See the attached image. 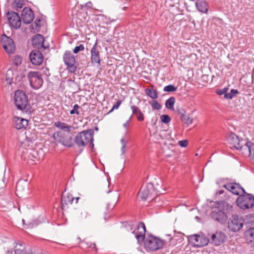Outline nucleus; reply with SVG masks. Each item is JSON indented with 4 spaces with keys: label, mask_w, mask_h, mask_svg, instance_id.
<instances>
[{
    "label": "nucleus",
    "mask_w": 254,
    "mask_h": 254,
    "mask_svg": "<svg viewBox=\"0 0 254 254\" xmlns=\"http://www.w3.org/2000/svg\"><path fill=\"white\" fill-rule=\"evenodd\" d=\"M145 232L144 223L142 222L139 223L135 238L139 243L144 242V247L147 251H156L163 248L166 243L165 241L152 235L145 237Z\"/></svg>",
    "instance_id": "1"
},
{
    "label": "nucleus",
    "mask_w": 254,
    "mask_h": 254,
    "mask_svg": "<svg viewBox=\"0 0 254 254\" xmlns=\"http://www.w3.org/2000/svg\"><path fill=\"white\" fill-rule=\"evenodd\" d=\"M94 131L92 129L83 130L77 134L74 139V142L78 147H84L88 143L89 146L93 149Z\"/></svg>",
    "instance_id": "2"
},
{
    "label": "nucleus",
    "mask_w": 254,
    "mask_h": 254,
    "mask_svg": "<svg viewBox=\"0 0 254 254\" xmlns=\"http://www.w3.org/2000/svg\"><path fill=\"white\" fill-rule=\"evenodd\" d=\"M237 204L243 209L252 208L254 205V196L252 194L242 193L237 199Z\"/></svg>",
    "instance_id": "3"
},
{
    "label": "nucleus",
    "mask_w": 254,
    "mask_h": 254,
    "mask_svg": "<svg viewBox=\"0 0 254 254\" xmlns=\"http://www.w3.org/2000/svg\"><path fill=\"white\" fill-rule=\"evenodd\" d=\"M14 102L17 109L23 110L28 105V100L26 94L22 90H18L15 92Z\"/></svg>",
    "instance_id": "4"
},
{
    "label": "nucleus",
    "mask_w": 254,
    "mask_h": 254,
    "mask_svg": "<svg viewBox=\"0 0 254 254\" xmlns=\"http://www.w3.org/2000/svg\"><path fill=\"white\" fill-rule=\"evenodd\" d=\"M53 138L56 142L61 143L65 147H71L73 145L72 137L66 135L61 131L55 132Z\"/></svg>",
    "instance_id": "5"
},
{
    "label": "nucleus",
    "mask_w": 254,
    "mask_h": 254,
    "mask_svg": "<svg viewBox=\"0 0 254 254\" xmlns=\"http://www.w3.org/2000/svg\"><path fill=\"white\" fill-rule=\"evenodd\" d=\"M27 76L32 88L38 89L42 85L43 80L40 72L30 71Z\"/></svg>",
    "instance_id": "6"
},
{
    "label": "nucleus",
    "mask_w": 254,
    "mask_h": 254,
    "mask_svg": "<svg viewBox=\"0 0 254 254\" xmlns=\"http://www.w3.org/2000/svg\"><path fill=\"white\" fill-rule=\"evenodd\" d=\"M243 219L237 215H232L228 221V227L231 231H239L243 226Z\"/></svg>",
    "instance_id": "7"
},
{
    "label": "nucleus",
    "mask_w": 254,
    "mask_h": 254,
    "mask_svg": "<svg viewBox=\"0 0 254 254\" xmlns=\"http://www.w3.org/2000/svg\"><path fill=\"white\" fill-rule=\"evenodd\" d=\"M154 190L152 184H148L142 187L140 189L138 195L142 200H151L154 196Z\"/></svg>",
    "instance_id": "8"
},
{
    "label": "nucleus",
    "mask_w": 254,
    "mask_h": 254,
    "mask_svg": "<svg viewBox=\"0 0 254 254\" xmlns=\"http://www.w3.org/2000/svg\"><path fill=\"white\" fill-rule=\"evenodd\" d=\"M63 60L67 65V69L71 73H74L76 70L74 56L70 51H66L63 56Z\"/></svg>",
    "instance_id": "9"
},
{
    "label": "nucleus",
    "mask_w": 254,
    "mask_h": 254,
    "mask_svg": "<svg viewBox=\"0 0 254 254\" xmlns=\"http://www.w3.org/2000/svg\"><path fill=\"white\" fill-rule=\"evenodd\" d=\"M190 241L193 247L200 248L206 246L210 242V240L204 235H194L190 236Z\"/></svg>",
    "instance_id": "10"
},
{
    "label": "nucleus",
    "mask_w": 254,
    "mask_h": 254,
    "mask_svg": "<svg viewBox=\"0 0 254 254\" xmlns=\"http://www.w3.org/2000/svg\"><path fill=\"white\" fill-rule=\"evenodd\" d=\"M210 216L213 220L221 224H225L228 220L227 214L219 207L211 211Z\"/></svg>",
    "instance_id": "11"
},
{
    "label": "nucleus",
    "mask_w": 254,
    "mask_h": 254,
    "mask_svg": "<svg viewBox=\"0 0 254 254\" xmlns=\"http://www.w3.org/2000/svg\"><path fill=\"white\" fill-rule=\"evenodd\" d=\"M1 42L3 49L7 53H14L15 50V45L11 38L5 34H3L1 37Z\"/></svg>",
    "instance_id": "12"
},
{
    "label": "nucleus",
    "mask_w": 254,
    "mask_h": 254,
    "mask_svg": "<svg viewBox=\"0 0 254 254\" xmlns=\"http://www.w3.org/2000/svg\"><path fill=\"white\" fill-rule=\"evenodd\" d=\"M229 142L231 148H234L237 150H242L246 143L243 139L240 140L238 136L234 133H231L229 135Z\"/></svg>",
    "instance_id": "13"
},
{
    "label": "nucleus",
    "mask_w": 254,
    "mask_h": 254,
    "mask_svg": "<svg viewBox=\"0 0 254 254\" xmlns=\"http://www.w3.org/2000/svg\"><path fill=\"white\" fill-rule=\"evenodd\" d=\"M223 188L231 191L234 194L240 195L242 193H246L244 189L240 186L239 183H228L223 185Z\"/></svg>",
    "instance_id": "14"
},
{
    "label": "nucleus",
    "mask_w": 254,
    "mask_h": 254,
    "mask_svg": "<svg viewBox=\"0 0 254 254\" xmlns=\"http://www.w3.org/2000/svg\"><path fill=\"white\" fill-rule=\"evenodd\" d=\"M7 20L11 26L18 28L21 26V20L18 14L13 11H9L6 14Z\"/></svg>",
    "instance_id": "15"
},
{
    "label": "nucleus",
    "mask_w": 254,
    "mask_h": 254,
    "mask_svg": "<svg viewBox=\"0 0 254 254\" xmlns=\"http://www.w3.org/2000/svg\"><path fill=\"white\" fill-rule=\"evenodd\" d=\"M227 237L225 234L221 231L216 232L215 233L213 234L210 240V242L212 244L215 246H220L224 243Z\"/></svg>",
    "instance_id": "16"
},
{
    "label": "nucleus",
    "mask_w": 254,
    "mask_h": 254,
    "mask_svg": "<svg viewBox=\"0 0 254 254\" xmlns=\"http://www.w3.org/2000/svg\"><path fill=\"white\" fill-rule=\"evenodd\" d=\"M29 58L32 64L36 65H40L44 60L42 54L37 50L32 51L30 54Z\"/></svg>",
    "instance_id": "17"
},
{
    "label": "nucleus",
    "mask_w": 254,
    "mask_h": 254,
    "mask_svg": "<svg viewBox=\"0 0 254 254\" xmlns=\"http://www.w3.org/2000/svg\"><path fill=\"white\" fill-rule=\"evenodd\" d=\"M34 18V13L30 8L26 7L22 10L21 18L24 23L30 24L33 20Z\"/></svg>",
    "instance_id": "18"
},
{
    "label": "nucleus",
    "mask_w": 254,
    "mask_h": 254,
    "mask_svg": "<svg viewBox=\"0 0 254 254\" xmlns=\"http://www.w3.org/2000/svg\"><path fill=\"white\" fill-rule=\"evenodd\" d=\"M91 60L93 64H97L98 65L101 64L100 53L97 49V42H96L91 50Z\"/></svg>",
    "instance_id": "19"
},
{
    "label": "nucleus",
    "mask_w": 254,
    "mask_h": 254,
    "mask_svg": "<svg viewBox=\"0 0 254 254\" xmlns=\"http://www.w3.org/2000/svg\"><path fill=\"white\" fill-rule=\"evenodd\" d=\"M74 197L69 193L63 194L61 198L62 207L63 210L67 209L68 205L72 203Z\"/></svg>",
    "instance_id": "20"
},
{
    "label": "nucleus",
    "mask_w": 254,
    "mask_h": 254,
    "mask_svg": "<svg viewBox=\"0 0 254 254\" xmlns=\"http://www.w3.org/2000/svg\"><path fill=\"white\" fill-rule=\"evenodd\" d=\"M242 153L245 155H248L249 157L254 155V144L250 141L244 143V146L242 150Z\"/></svg>",
    "instance_id": "21"
},
{
    "label": "nucleus",
    "mask_w": 254,
    "mask_h": 254,
    "mask_svg": "<svg viewBox=\"0 0 254 254\" xmlns=\"http://www.w3.org/2000/svg\"><path fill=\"white\" fill-rule=\"evenodd\" d=\"M14 123V127L19 130L25 128L28 125V120L19 117H15Z\"/></svg>",
    "instance_id": "22"
},
{
    "label": "nucleus",
    "mask_w": 254,
    "mask_h": 254,
    "mask_svg": "<svg viewBox=\"0 0 254 254\" xmlns=\"http://www.w3.org/2000/svg\"><path fill=\"white\" fill-rule=\"evenodd\" d=\"M195 5L198 10L202 13H207L208 10V4L204 0H196Z\"/></svg>",
    "instance_id": "23"
},
{
    "label": "nucleus",
    "mask_w": 254,
    "mask_h": 254,
    "mask_svg": "<svg viewBox=\"0 0 254 254\" xmlns=\"http://www.w3.org/2000/svg\"><path fill=\"white\" fill-rule=\"evenodd\" d=\"M15 254H27L28 252L26 250V245L23 243H19L16 244L15 246Z\"/></svg>",
    "instance_id": "24"
},
{
    "label": "nucleus",
    "mask_w": 254,
    "mask_h": 254,
    "mask_svg": "<svg viewBox=\"0 0 254 254\" xmlns=\"http://www.w3.org/2000/svg\"><path fill=\"white\" fill-rule=\"evenodd\" d=\"M185 111L183 109H179L178 110V113L181 115V121L186 124L190 125L192 123L193 119L192 118L190 117L189 116L186 115Z\"/></svg>",
    "instance_id": "25"
},
{
    "label": "nucleus",
    "mask_w": 254,
    "mask_h": 254,
    "mask_svg": "<svg viewBox=\"0 0 254 254\" xmlns=\"http://www.w3.org/2000/svg\"><path fill=\"white\" fill-rule=\"evenodd\" d=\"M131 109L132 112V114L136 116L138 121H143L144 120V115L141 112L140 109L135 105H131Z\"/></svg>",
    "instance_id": "26"
},
{
    "label": "nucleus",
    "mask_w": 254,
    "mask_h": 254,
    "mask_svg": "<svg viewBox=\"0 0 254 254\" xmlns=\"http://www.w3.org/2000/svg\"><path fill=\"white\" fill-rule=\"evenodd\" d=\"M171 131L168 129L161 130L155 133L157 139L169 138L170 137Z\"/></svg>",
    "instance_id": "27"
},
{
    "label": "nucleus",
    "mask_w": 254,
    "mask_h": 254,
    "mask_svg": "<svg viewBox=\"0 0 254 254\" xmlns=\"http://www.w3.org/2000/svg\"><path fill=\"white\" fill-rule=\"evenodd\" d=\"M55 126L64 131L69 132L71 130V126L64 123L57 122L55 123Z\"/></svg>",
    "instance_id": "28"
},
{
    "label": "nucleus",
    "mask_w": 254,
    "mask_h": 254,
    "mask_svg": "<svg viewBox=\"0 0 254 254\" xmlns=\"http://www.w3.org/2000/svg\"><path fill=\"white\" fill-rule=\"evenodd\" d=\"M43 42V37L40 34L35 35L32 40L33 45L38 47L42 46Z\"/></svg>",
    "instance_id": "29"
},
{
    "label": "nucleus",
    "mask_w": 254,
    "mask_h": 254,
    "mask_svg": "<svg viewBox=\"0 0 254 254\" xmlns=\"http://www.w3.org/2000/svg\"><path fill=\"white\" fill-rule=\"evenodd\" d=\"M135 226V223L133 221L125 222L124 223V227L128 231H132V233L135 235V233L137 232V231L136 232L135 230H133Z\"/></svg>",
    "instance_id": "30"
},
{
    "label": "nucleus",
    "mask_w": 254,
    "mask_h": 254,
    "mask_svg": "<svg viewBox=\"0 0 254 254\" xmlns=\"http://www.w3.org/2000/svg\"><path fill=\"white\" fill-rule=\"evenodd\" d=\"M146 94L153 99H156L158 97V92L156 90L150 88L145 89Z\"/></svg>",
    "instance_id": "31"
},
{
    "label": "nucleus",
    "mask_w": 254,
    "mask_h": 254,
    "mask_svg": "<svg viewBox=\"0 0 254 254\" xmlns=\"http://www.w3.org/2000/svg\"><path fill=\"white\" fill-rule=\"evenodd\" d=\"M13 70L12 69H8L6 71V73L5 75V80L7 84L11 85L12 82H13Z\"/></svg>",
    "instance_id": "32"
},
{
    "label": "nucleus",
    "mask_w": 254,
    "mask_h": 254,
    "mask_svg": "<svg viewBox=\"0 0 254 254\" xmlns=\"http://www.w3.org/2000/svg\"><path fill=\"white\" fill-rule=\"evenodd\" d=\"M175 103V98L174 97H171L167 99L165 102V107L167 109L174 110V106Z\"/></svg>",
    "instance_id": "33"
},
{
    "label": "nucleus",
    "mask_w": 254,
    "mask_h": 254,
    "mask_svg": "<svg viewBox=\"0 0 254 254\" xmlns=\"http://www.w3.org/2000/svg\"><path fill=\"white\" fill-rule=\"evenodd\" d=\"M149 103L153 110H159L161 109V105L155 100L149 101Z\"/></svg>",
    "instance_id": "34"
},
{
    "label": "nucleus",
    "mask_w": 254,
    "mask_h": 254,
    "mask_svg": "<svg viewBox=\"0 0 254 254\" xmlns=\"http://www.w3.org/2000/svg\"><path fill=\"white\" fill-rule=\"evenodd\" d=\"M239 93L238 90L232 89L230 93H227L224 96L226 99H232L237 94Z\"/></svg>",
    "instance_id": "35"
},
{
    "label": "nucleus",
    "mask_w": 254,
    "mask_h": 254,
    "mask_svg": "<svg viewBox=\"0 0 254 254\" xmlns=\"http://www.w3.org/2000/svg\"><path fill=\"white\" fill-rule=\"evenodd\" d=\"M26 138L29 142H32L36 139V136L34 133H31L30 131L25 132Z\"/></svg>",
    "instance_id": "36"
},
{
    "label": "nucleus",
    "mask_w": 254,
    "mask_h": 254,
    "mask_svg": "<svg viewBox=\"0 0 254 254\" xmlns=\"http://www.w3.org/2000/svg\"><path fill=\"white\" fill-rule=\"evenodd\" d=\"M24 4V2L23 0H14L13 3V7H16L17 10H18L19 8H21Z\"/></svg>",
    "instance_id": "37"
},
{
    "label": "nucleus",
    "mask_w": 254,
    "mask_h": 254,
    "mask_svg": "<svg viewBox=\"0 0 254 254\" xmlns=\"http://www.w3.org/2000/svg\"><path fill=\"white\" fill-rule=\"evenodd\" d=\"M115 206L114 205H111L110 204H108L106 206V211L107 212H105V216H104V219L105 220H107L110 217V215L108 214V213L109 212V211L112 210Z\"/></svg>",
    "instance_id": "38"
},
{
    "label": "nucleus",
    "mask_w": 254,
    "mask_h": 254,
    "mask_svg": "<svg viewBox=\"0 0 254 254\" xmlns=\"http://www.w3.org/2000/svg\"><path fill=\"white\" fill-rule=\"evenodd\" d=\"M247 236L250 239V241L253 242L254 240V228H251L246 232Z\"/></svg>",
    "instance_id": "39"
},
{
    "label": "nucleus",
    "mask_w": 254,
    "mask_h": 254,
    "mask_svg": "<svg viewBox=\"0 0 254 254\" xmlns=\"http://www.w3.org/2000/svg\"><path fill=\"white\" fill-rule=\"evenodd\" d=\"M177 88L174 85L170 84L164 87L163 90L165 92H174L177 90Z\"/></svg>",
    "instance_id": "40"
},
{
    "label": "nucleus",
    "mask_w": 254,
    "mask_h": 254,
    "mask_svg": "<svg viewBox=\"0 0 254 254\" xmlns=\"http://www.w3.org/2000/svg\"><path fill=\"white\" fill-rule=\"evenodd\" d=\"M161 121L165 124H168L170 122L171 119V118L167 115H162L160 117Z\"/></svg>",
    "instance_id": "41"
},
{
    "label": "nucleus",
    "mask_w": 254,
    "mask_h": 254,
    "mask_svg": "<svg viewBox=\"0 0 254 254\" xmlns=\"http://www.w3.org/2000/svg\"><path fill=\"white\" fill-rule=\"evenodd\" d=\"M80 108V107L77 104H75L73 106V109H72L70 111V114L71 115H73L74 114H76L77 115H79V112L78 111V110Z\"/></svg>",
    "instance_id": "42"
},
{
    "label": "nucleus",
    "mask_w": 254,
    "mask_h": 254,
    "mask_svg": "<svg viewBox=\"0 0 254 254\" xmlns=\"http://www.w3.org/2000/svg\"><path fill=\"white\" fill-rule=\"evenodd\" d=\"M121 142L122 145L121 147L122 153V154H124L126 152L127 141L125 140L124 138H123L121 139Z\"/></svg>",
    "instance_id": "43"
},
{
    "label": "nucleus",
    "mask_w": 254,
    "mask_h": 254,
    "mask_svg": "<svg viewBox=\"0 0 254 254\" xmlns=\"http://www.w3.org/2000/svg\"><path fill=\"white\" fill-rule=\"evenodd\" d=\"M84 49V47L83 45L80 44L78 46H76L73 50V52L75 54L78 53L80 51H83Z\"/></svg>",
    "instance_id": "44"
},
{
    "label": "nucleus",
    "mask_w": 254,
    "mask_h": 254,
    "mask_svg": "<svg viewBox=\"0 0 254 254\" xmlns=\"http://www.w3.org/2000/svg\"><path fill=\"white\" fill-rule=\"evenodd\" d=\"M21 62L22 59L21 57L18 56H16L14 57L13 63L15 65L17 66L21 64Z\"/></svg>",
    "instance_id": "45"
},
{
    "label": "nucleus",
    "mask_w": 254,
    "mask_h": 254,
    "mask_svg": "<svg viewBox=\"0 0 254 254\" xmlns=\"http://www.w3.org/2000/svg\"><path fill=\"white\" fill-rule=\"evenodd\" d=\"M228 88L225 87L222 89H219V90H217L216 93L219 95H225V94H227V92L228 91Z\"/></svg>",
    "instance_id": "46"
},
{
    "label": "nucleus",
    "mask_w": 254,
    "mask_h": 254,
    "mask_svg": "<svg viewBox=\"0 0 254 254\" xmlns=\"http://www.w3.org/2000/svg\"><path fill=\"white\" fill-rule=\"evenodd\" d=\"M178 144L182 147H186L188 145V141L186 139L180 140L178 142Z\"/></svg>",
    "instance_id": "47"
},
{
    "label": "nucleus",
    "mask_w": 254,
    "mask_h": 254,
    "mask_svg": "<svg viewBox=\"0 0 254 254\" xmlns=\"http://www.w3.org/2000/svg\"><path fill=\"white\" fill-rule=\"evenodd\" d=\"M36 154H37V152L33 150L32 151V152L30 153V155L28 156V158L33 161H35V159H37L35 156Z\"/></svg>",
    "instance_id": "48"
},
{
    "label": "nucleus",
    "mask_w": 254,
    "mask_h": 254,
    "mask_svg": "<svg viewBox=\"0 0 254 254\" xmlns=\"http://www.w3.org/2000/svg\"><path fill=\"white\" fill-rule=\"evenodd\" d=\"M21 185L20 182H18L16 186V191L17 192H20L22 190Z\"/></svg>",
    "instance_id": "49"
},
{
    "label": "nucleus",
    "mask_w": 254,
    "mask_h": 254,
    "mask_svg": "<svg viewBox=\"0 0 254 254\" xmlns=\"http://www.w3.org/2000/svg\"><path fill=\"white\" fill-rule=\"evenodd\" d=\"M122 103V101L119 100L113 107V109H117Z\"/></svg>",
    "instance_id": "50"
},
{
    "label": "nucleus",
    "mask_w": 254,
    "mask_h": 254,
    "mask_svg": "<svg viewBox=\"0 0 254 254\" xmlns=\"http://www.w3.org/2000/svg\"><path fill=\"white\" fill-rule=\"evenodd\" d=\"M167 236H169V246H175V244L172 243V241L174 240V238L172 237L171 235L167 234Z\"/></svg>",
    "instance_id": "51"
},
{
    "label": "nucleus",
    "mask_w": 254,
    "mask_h": 254,
    "mask_svg": "<svg viewBox=\"0 0 254 254\" xmlns=\"http://www.w3.org/2000/svg\"><path fill=\"white\" fill-rule=\"evenodd\" d=\"M92 6V3L90 2V1H89L87 3H86L84 5H82V7H86L87 8H91Z\"/></svg>",
    "instance_id": "52"
},
{
    "label": "nucleus",
    "mask_w": 254,
    "mask_h": 254,
    "mask_svg": "<svg viewBox=\"0 0 254 254\" xmlns=\"http://www.w3.org/2000/svg\"><path fill=\"white\" fill-rule=\"evenodd\" d=\"M41 22V20L39 19H36L35 21V24L37 27H40V23Z\"/></svg>",
    "instance_id": "53"
},
{
    "label": "nucleus",
    "mask_w": 254,
    "mask_h": 254,
    "mask_svg": "<svg viewBox=\"0 0 254 254\" xmlns=\"http://www.w3.org/2000/svg\"><path fill=\"white\" fill-rule=\"evenodd\" d=\"M129 121H130V119L127 120L124 124V127L126 128H127L128 127V123L129 122Z\"/></svg>",
    "instance_id": "54"
},
{
    "label": "nucleus",
    "mask_w": 254,
    "mask_h": 254,
    "mask_svg": "<svg viewBox=\"0 0 254 254\" xmlns=\"http://www.w3.org/2000/svg\"><path fill=\"white\" fill-rule=\"evenodd\" d=\"M223 193H224L223 190H220L217 192V193L219 194V195L222 194Z\"/></svg>",
    "instance_id": "55"
},
{
    "label": "nucleus",
    "mask_w": 254,
    "mask_h": 254,
    "mask_svg": "<svg viewBox=\"0 0 254 254\" xmlns=\"http://www.w3.org/2000/svg\"><path fill=\"white\" fill-rule=\"evenodd\" d=\"M74 199H75V203H77L78 202V200L80 199V198L79 197H76L74 198Z\"/></svg>",
    "instance_id": "56"
},
{
    "label": "nucleus",
    "mask_w": 254,
    "mask_h": 254,
    "mask_svg": "<svg viewBox=\"0 0 254 254\" xmlns=\"http://www.w3.org/2000/svg\"><path fill=\"white\" fill-rule=\"evenodd\" d=\"M114 109H113V108H112L111 110H110V111L109 112V113H111L112 112H113V111L114 110Z\"/></svg>",
    "instance_id": "57"
},
{
    "label": "nucleus",
    "mask_w": 254,
    "mask_h": 254,
    "mask_svg": "<svg viewBox=\"0 0 254 254\" xmlns=\"http://www.w3.org/2000/svg\"><path fill=\"white\" fill-rule=\"evenodd\" d=\"M95 129H96V130H97L98 129V127H95Z\"/></svg>",
    "instance_id": "58"
}]
</instances>
